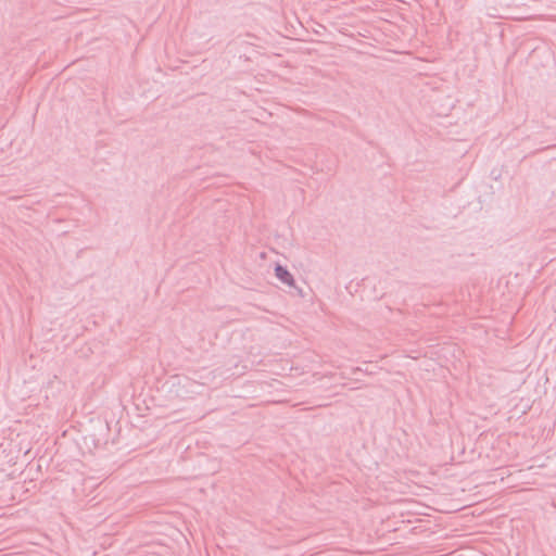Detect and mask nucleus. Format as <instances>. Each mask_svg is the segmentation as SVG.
Masks as SVG:
<instances>
[{
    "label": "nucleus",
    "instance_id": "nucleus-1",
    "mask_svg": "<svg viewBox=\"0 0 556 556\" xmlns=\"http://www.w3.org/2000/svg\"><path fill=\"white\" fill-rule=\"evenodd\" d=\"M276 275L277 277L285 283L289 285V286H292L293 285V279H292V276L290 275V273L281 267V266H277L276 267Z\"/></svg>",
    "mask_w": 556,
    "mask_h": 556
}]
</instances>
